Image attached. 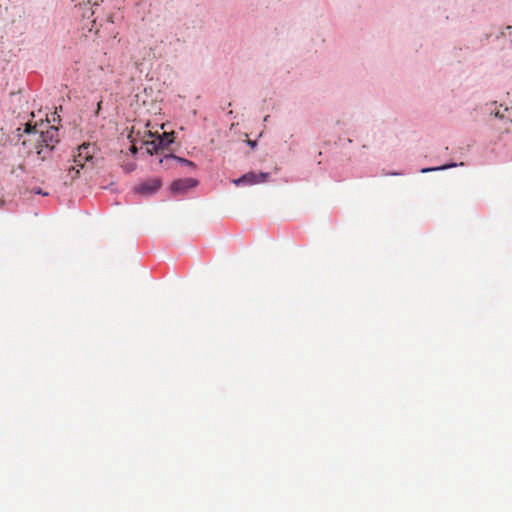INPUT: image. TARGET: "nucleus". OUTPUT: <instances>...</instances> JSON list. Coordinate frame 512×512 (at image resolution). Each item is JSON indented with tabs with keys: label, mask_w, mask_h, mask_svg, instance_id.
<instances>
[{
	"label": "nucleus",
	"mask_w": 512,
	"mask_h": 512,
	"mask_svg": "<svg viewBox=\"0 0 512 512\" xmlns=\"http://www.w3.org/2000/svg\"><path fill=\"white\" fill-rule=\"evenodd\" d=\"M95 151V144L83 143L77 148V153L73 158L74 164H76L77 167L84 168L85 163L93 159Z\"/></svg>",
	"instance_id": "1"
},
{
	"label": "nucleus",
	"mask_w": 512,
	"mask_h": 512,
	"mask_svg": "<svg viewBox=\"0 0 512 512\" xmlns=\"http://www.w3.org/2000/svg\"><path fill=\"white\" fill-rule=\"evenodd\" d=\"M59 142V132H58V128L54 125L50 126L47 130L45 131H41L40 132V135H39V138H38V143H39V146L40 147H45V148H49L50 150H52L55 146V144H57Z\"/></svg>",
	"instance_id": "2"
},
{
	"label": "nucleus",
	"mask_w": 512,
	"mask_h": 512,
	"mask_svg": "<svg viewBox=\"0 0 512 512\" xmlns=\"http://www.w3.org/2000/svg\"><path fill=\"white\" fill-rule=\"evenodd\" d=\"M268 177L267 173H255V172H249L244 174L238 179H235L233 182L235 185H252L257 183L264 182Z\"/></svg>",
	"instance_id": "3"
},
{
	"label": "nucleus",
	"mask_w": 512,
	"mask_h": 512,
	"mask_svg": "<svg viewBox=\"0 0 512 512\" xmlns=\"http://www.w3.org/2000/svg\"><path fill=\"white\" fill-rule=\"evenodd\" d=\"M160 187L159 179H150L142 184H140L136 191L143 195H149L155 193Z\"/></svg>",
	"instance_id": "4"
},
{
	"label": "nucleus",
	"mask_w": 512,
	"mask_h": 512,
	"mask_svg": "<svg viewBox=\"0 0 512 512\" xmlns=\"http://www.w3.org/2000/svg\"><path fill=\"white\" fill-rule=\"evenodd\" d=\"M197 181L192 178L176 180L171 184V190L175 193H183L187 189L196 186Z\"/></svg>",
	"instance_id": "5"
},
{
	"label": "nucleus",
	"mask_w": 512,
	"mask_h": 512,
	"mask_svg": "<svg viewBox=\"0 0 512 512\" xmlns=\"http://www.w3.org/2000/svg\"><path fill=\"white\" fill-rule=\"evenodd\" d=\"M174 141L173 133L172 134H163V137H158L157 140H153L150 142V145L153 146V149L157 150L158 147H167Z\"/></svg>",
	"instance_id": "6"
},
{
	"label": "nucleus",
	"mask_w": 512,
	"mask_h": 512,
	"mask_svg": "<svg viewBox=\"0 0 512 512\" xmlns=\"http://www.w3.org/2000/svg\"><path fill=\"white\" fill-rule=\"evenodd\" d=\"M79 168L80 167H77L76 164L69 167V169H68V177L70 178L71 181L74 180L78 176Z\"/></svg>",
	"instance_id": "7"
},
{
	"label": "nucleus",
	"mask_w": 512,
	"mask_h": 512,
	"mask_svg": "<svg viewBox=\"0 0 512 512\" xmlns=\"http://www.w3.org/2000/svg\"><path fill=\"white\" fill-rule=\"evenodd\" d=\"M171 158L173 160L178 161L179 163H181V164H183L185 166H188V167L192 168V169L195 168V164L192 161H190V160H187V159H184V158H180V157H176V156H171Z\"/></svg>",
	"instance_id": "8"
},
{
	"label": "nucleus",
	"mask_w": 512,
	"mask_h": 512,
	"mask_svg": "<svg viewBox=\"0 0 512 512\" xmlns=\"http://www.w3.org/2000/svg\"><path fill=\"white\" fill-rule=\"evenodd\" d=\"M456 165L457 164H450V165H443V166L436 167V168H423V169H421V173H427V172L436 171V170H445V169H448L451 167H455Z\"/></svg>",
	"instance_id": "9"
},
{
	"label": "nucleus",
	"mask_w": 512,
	"mask_h": 512,
	"mask_svg": "<svg viewBox=\"0 0 512 512\" xmlns=\"http://www.w3.org/2000/svg\"><path fill=\"white\" fill-rule=\"evenodd\" d=\"M494 116L500 119H508L509 121H512L510 115L506 117L505 113L500 111L499 109L494 112Z\"/></svg>",
	"instance_id": "10"
},
{
	"label": "nucleus",
	"mask_w": 512,
	"mask_h": 512,
	"mask_svg": "<svg viewBox=\"0 0 512 512\" xmlns=\"http://www.w3.org/2000/svg\"><path fill=\"white\" fill-rule=\"evenodd\" d=\"M58 118H59V116H57V113L54 112L51 114V118H48L47 121H48V123L55 122Z\"/></svg>",
	"instance_id": "11"
},
{
	"label": "nucleus",
	"mask_w": 512,
	"mask_h": 512,
	"mask_svg": "<svg viewBox=\"0 0 512 512\" xmlns=\"http://www.w3.org/2000/svg\"><path fill=\"white\" fill-rule=\"evenodd\" d=\"M32 130V126L30 124H26L25 132L30 133Z\"/></svg>",
	"instance_id": "12"
}]
</instances>
